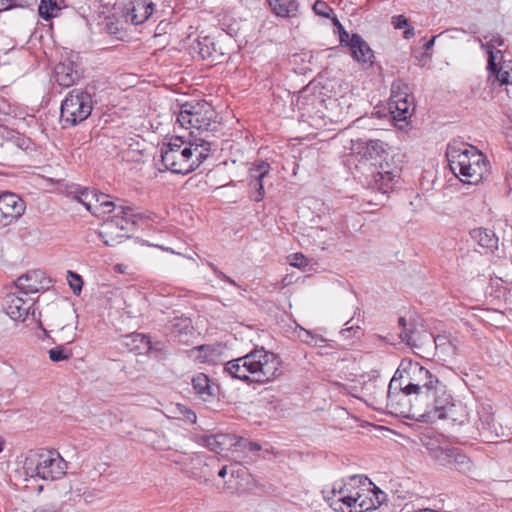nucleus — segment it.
I'll return each mask as SVG.
<instances>
[{
	"mask_svg": "<svg viewBox=\"0 0 512 512\" xmlns=\"http://www.w3.org/2000/svg\"><path fill=\"white\" fill-rule=\"evenodd\" d=\"M332 493L340 495L330 503V507L336 512H366L377 509L382 503L380 496L384 495L364 475H353L343 484L335 483Z\"/></svg>",
	"mask_w": 512,
	"mask_h": 512,
	"instance_id": "nucleus-1",
	"label": "nucleus"
},
{
	"mask_svg": "<svg viewBox=\"0 0 512 512\" xmlns=\"http://www.w3.org/2000/svg\"><path fill=\"white\" fill-rule=\"evenodd\" d=\"M280 365L276 354L261 347L228 361L224 365V372L241 381L264 384L280 375Z\"/></svg>",
	"mask_w": 512,
	"mask_h": 512,
	"instance_id": "nucleus-2",
	"label": "nucleus"
},
{
	"mask_svg": "<svg viewBox=\"0 0 512 512\" xmlns=\"http://www.w3.org/2000/svg\"><path fill=\"white\" fill-rule=\"evenodd\" d=\"M446 157L451 171L464 183L476 185L489 173L484 155L463 142L449 143Z\"/></svg>",
	"mask_w": 512,
	"mask_h": 512,
	"instance_id": "nucleus-3",
	"label": "nucleus"
},
{
	"mask_svg": "<svg viewBox=\"0 0 512 512\" xmlns=\"http://www.w3.org/2000/svg\"><path fill=\"white\" fill-rule=\"evenodd\" d=\"M176 123L181 128L197 132L199 135L208 133L216 128L217 114L210 103L205 100L187 101L175 112Z\"/></svg>",
	"mask_w": 512,
	"mask_h": 512,
	"instance_id": "nucleus-4",
	"label": "nucleus"
},
{
	"mask_svg": "<svg viewBox=\"0 0 512 512\" xmlns=\"http://www.w3.org/2000/svg\"><path fill=\"white\" fill-rule=\"evenodd\" d=\"M23 469L28 477L54 481L65 475L67 463L58 451L42 449L29 452Z\"/></svg>",
	"mask_w": 512,
	"mask_h": 512,
	"instance_id": "nucleus-5",
	"label": "nucleus"
},
{
	"mask_svg": "<svg viewBox=\"0 0 512 512\" xmlns=\"http://www.w3.org/2000/svg\"><path fill=\"white\" fill-rule=\"evenodd\" d=\"M399 379H404L406 394H410L409 404L419 402L421 395L428 392L438 384L439 379L420 363L411 359H403L396 370Z\"/></svg>",
	"mask_w": 512,
	"mask_h": 512,
	"instance_id": "nucleus-6",
	"label": "nucleus"
},
{
	"mask_svg": "<svg viewBox=\"0 0 512 512\" xmlns=\"http://www.w3.org/2000/svg\"><path fill=\"white\" fill-rule=\"evenodd\" d=\"M115 215L107 219L98 232L99 238L107 246H114L121 239L128 237L133 231L138 220L142 219V215L135 212L134 207L129 205H118L115 208Z\"/></svg>",
	"mask_w": 512,
	"mask_h": 512,
	"instance_id": "nucleus-7",
	"label": "nucleus"
},
{
	"mask_svg": "<svg viewBox=\"0 0 512 512\" xmlns=\"http://www.w3.org/2000/svg\"><path fill=\"white\" fill-rule=\"evenodd\" d=\"M452 400L446 385L440 381L434 384L429 392L422 394L419 402L412 404L413 410L410 417L433 423L440 420V414L446 411Z\"/></svg>",
	"mask_w": 512,
	"mask_h": 512,
	"instance_id": "nucleus-8",
	"label": "nucleus"
},
{
	"mask_svg": "<svg viewBox=\"0 0 512 512\" xmlns=\"http://www.w3.org/2000/svg\"><path fill=\"white\" fill-rule=\"evenodd\" d=\"M93 89L94 87L89 86L85 89L76 88L67 94L61 104L60 111V120L63 127L75 126L91 115Z\"/></svg>",
	"mask_w": 512,
	"mask_h": 512,
	"instance_id": "nucleus-9",
	"label": "nucleus"
},
{
	"mask_svg": "<svg viewBox=\"0 0 512 512\" xmlns=\"http://www.w3.org/2000/svg\"><path fill=\"white\" fill-rule=\"evenodd\" d=\"M160 157L165 169L172 173L185 175L195 170L192 147L181 137L163 143L160 147Z\"/></svg>",
	"mask_w": 512,
	"mask_h": 512,
	"instance_id": "nucleus-10",
	"label": "nucleus"
},
{
	"mask_svg": "<svg viewBox=\"0 0 512 512\" xmlns=\"http://www.w3.org/2000/svg\"><path fill=\"white\" fill-rule=\"evenodd\" d=\"M74 199L98 218L114 212L119 205L111 201L109 195L88 188L75 192Z\"/></svg>",
	"mask_w": 512,
	"mask_h": 512,
	"instance_id": "nucleus-11",
	"label": "nucleus"
},
{
	"mask_svg": "<svg viewBox=\"0 0 512 512\" xmlns=\"http://www.w3.org/2000/svg\"><path fill=\"white\" fill-rule=\"evenodd\" d=\"M25 202L15 193H0V228L18 220L25 212Z\"/></svg>",
	"mask_w": 512,
	"mask_h": 512,
	"instance_id": "nucleus-12",
	"label": "nucleus"
},
{
	"mask_svg": "<svg viewBox=\"0 0 512 512\" xmlns=\"http://www.w3.org/2000/svg\"><path fill=\"white\" fill-rule=\"evenodd\" d=\"M410 398V394H406L404 379H399V375L395 373L388 386L387 405L399 414L410 417L413 410L411 405H407Z\"/></svg>",
	"mask_w": 512,
	"mask_h": 512,
	"instance_id": "nucleus-13",
	"label": "nucleus"
},
{
	"mask_svg": "<svg viewBox=\"0 0 512 512\" xmlns=\"http://www.w3.org/2000/svg\"><path fill=\"white\" fill-rule=\"evenodd\" d=\"M412 104L409 94V86L402 80L394 81L391 87V98L389 108L394 113L397 112L396 117L405 120L410 114V106Z\"/></svg>",
	"mask_w": 512,
	"mask_h": 512,
	"instance_id": "nucleus-14",
	"label": "nucleus"
},
{
	"mask_svg": "<svg viewBox=\"0 0 512 512\" xmlns=\"http://www.w3.org/2000/svg\"><path fill=\"white\" fill-rule=\"evenodd\" d=\"M51 283L52 280L46 276L45 272L37 269L21 275L16 280L15 285L19 294L29 295L49 289Z\"/></svg>",
	"mask_w": 512,
	"mask_h": 512,
	"instance_id": "nucleus-15",
	"label": "nucleus"
},
{
	"mask_svg": "<svg viewBox=\"0 0 512 512\" xmlns=\"http://www.w3.org/2000/svg\"><path fill=\"white\" fill-rule=\"evenodd\" d=\"M477 414L476 429L484 441L491 442L502 434V426L495 421L490 405L480 407Z\"/></svg>",
	"mask_w": 512,
	"mask_h": 512,
	"instance_id": "nucleus-16",
	"label": "nucleus"
},
{
	"mask_svg": "<svg viewBox=\"0 0 512 512\" xmlns=\"http://www.w3.org/2000/svg\"><path fill=\"white\" fill-rule=\"evenodd\" d=\"M154 8L152 0H126L123 13L127 22L140 25L149 19Z\"/></svg>",
	"mask_w": 512,
	"mask_h": 512,
	"instance_id": "nucleus-17",
	"label": "nucleus"
},
{
	"mask_svg": "<svg viewBox=\"0 0 512 512\" xmlns=\"http://www.w3.org/2000/svg\"><path fill=\"white\" fill-rule=\"evenodd\" d=\"M372 177L373 179L370 182L371 188L382 194H387L393 189L399 174L397 170L389 169L388 164L385 166L380 164L379 169L372 174Z\"/></svg>",
	"mask_w": 512,
	"mask_h": 512,
	"instance_id": "nucleus-18",
	"label": "nucleus"
},
{
	"mask_svg": "<svg viewBox=\"0 0 512 512\" xmlns=\"http://www.w3.org/2000/svg\"><path fill=\"white\" fill-rule=\"evenodd\" d=\"M352 150L355 154L361 156L362 159L368 161L381 160L386 154L385 145L380 140H358L353 145Z\"/></svg>",
	"mask_w": 512,
	"mask_h": 512,
	"instance_id": "nucleus-19",
	"label": "nucleus"
},
{
	"mask_svg": "<svg viewBox=\"0 0 512 512\" xmlns=\"http://www.w3.org/2000/svg\"><path fill=\"white\" fill-rule=\"evenodd\" d=\"M5 303L6 314L15 321H24L33 305L32 300L23 299L16 293L7 294Z\"/></svg>",
	"mask_w": 512,
	"mask_h": 512,
	"instance_id": "nucleus-20",
	"label": "nucleus"
},
{
	"mask_svg": "<svg viewBox=\"0 0 512 512\" xmlns=\"http://www.w3.org/2000/svg\"><path fill=\"white\" fill-rule=\"evenodd\" d=\"M205 137L194 135L190 132L188 146L192 147V161L194 162L195 170L209 157L211 152V142Z\"/></svg>",
	"mask_w": 512,
	"mask_h": 512,
	"instance_id": "nucleus-21",
	"label": "nucleus"
},
{
	"mask_svg": "<svg viewBox=\"0 0 512 512\" xmlns=\"http://www.w3.org/2000/svg\"><path fill=\"white\" fill-rule=\"evenodd\" d=\"M270 164L266 161H259L252 168H250V187L255 188L256 192L252 196V199L256 202H260L264 198V186L263 179L270 171Z\"/></svg>",
	"mask_w": 512,
	"mask_h": 512,
	"instance_id": "nucleus-22",
	"label": "nucleus"
},
{
	"mask_svg": "<svg viewBox=\"0 0 512 512\" xmlns=\"http://www.w3.org/2000/svg\"><path fill=\"white\" fill-rule=\"evenodd\" d=\"M488 81L492 85H512V62L495 61V66L490 69L487 63Z\"/></svg>",
	"mask_w": 512,
	"mask_h": 512,
	"instance_id": "nucleus-23",
	"label": "nucleus"
},
{
	"mask_svg": "<svg viewBox=\"0 0 512 512\" xmlns=\"http://www.w3.org/2000/svg\"><path fill=\"white\" fill-rule=\"evenodd\" d=\"M351 55L355 61L362 65L371 66L374 63V52L368 43L358 34H352Z\"/></svg>",
	"mask_w": 512,
	"mask_h": 512,
	"instance_id": "nucleus-24",
	"label": "nucleus"
},
{
	"mask_svg": "<svg viewBox=\"0 0 512 512\" xmlns=\"http://www.w3.org/2000/svg\"><path fill=\"white\" fill-rule=\"evenodd\" d=\"M469 234L472 240L485 250L486 254L494 253L498 249L499 239L493 230L479 227L472 229Z\"/></svg>",
	"mask_w": 512,
	"mask_h": 512,
	"instance_id": "nucleus-25",
	"label": "nucleus"
},
{
	"mask_svg": "<svg viewBox=\"0 0 512 512\" xmlns=\"http://www.w3.org/2000/svg\"><path fill=\"white\" fill-rule=\"evenodd\" d=\"M484 40L486 42L478 39L480 48L486 52L488 56L487 63H489L490 69H492L495 66L498 55H500L501 59L503 58L502 51L496 48L504 45V38L498 33H493L485 35Z\"/></svg>",
	"mask_w": 512,
	"mask_h": 512,
	"instance_id": "nucleus-26",
	"label": "nucleus"
},
{
	"mask_svg": "<svg viewBox=\"0 0 512 512\" xmlns=\"http://www.w3.org/2000/svg\"><path fill=\"white\" fill-rule=\"evenodd\" d=\"M80 73L73 62L59 63L55 67V80L62 87H70L80 79Z\"/></svg>",
	"mask_w": 512,
	"mask_h": 512,
	"instance_id": "nucleus-27",
	"label": "nucleus"
},
{
	"mask_svg": "<svg viewBox=\"0 0 512 512\" xmlns=\"http://www.w3.org/2000/svg\"><path fill=\"white\" fill-rule=\"evenodd\" d=\"M235 443V435L233 434L220 433L203 438L204 446L216 453H221L232 448Z\"/></svg>",
	"mask_w": 512,
	"mask_h": 512,
	"instance_id": "nucleus-28",
	"label": "nucleus"
},
{
	"mask_svg": "<svg viewBox=\"0 0 512 512\" xmlns=\"http://www.w3.org/2000/svg\"><path fill=\"white\" fill-rule=\"evenodd\" d=\"M450 468L470 477L476 476V469L472 460L457 448L454 450Z\"/></svg>",
	"mask_w": 512,
	"mask_h": 512,
	"instance_id": "nucleus-29",
	"label": "nucleus"
},
{
	"mask_svg": "<svg viewBox=\"0 0 512 512\" xmlns=\"http://www.w3.org/2000/svg\"><path fill=\"white\" fill-rule=\"evenodd\" d=\"M273 13L278 17H293L298 11L296 0H268Z\"/></svg>",
	"mask_w": 512,
	"mask_h": 512,
	"instance_id": "nucleus-30",
	"label": "nucleus"
},
{
	"mask_svg": "<svg viewBox=\"0 0 512 512\" xmlns=\"http://www.w3.org/2000/svg\"><path fill=\"white\" fill-rule=\"evenodd\" d=\"M192 386L195 392L203 399L207 400L213 396V388L210 385V379L204 373H198L192 378Z\"/></svg>",
	"mask_w": 512,
	"mask_h": 512,
	"instance_id": "nucleus-31",
	"label": "nucleus"
},
{
	"mask_svg": "<svg viewBox=\"0 0 512 512\" xmlns=\"http://www.w3.org/2000/svg\"><path fill=\"white\" fill-rule=\"evenodd\" d=\"M467 415L468 413L465 406L460 402L455 403L452 400L446 411L443 412V414H440V419H447L453 423L461 424L466 420Z\"/></svg>",
	"mask_w": 512,
	"mask_h": 512,
	"instance_id": "nucleus-32",
	"label": "nucleus"
},
{
	"mask_svg": "<svg viewBox=\"0 0 512 512\" xmlns=\"http://www.w3.org/2000/svg\"><path fill=\"white\" fill-rule=\"evenodd\" d=\"M194 51H196L202 59L213 58L217 52L216 45L212 38L205 36L197 39L193 45Z\"/></svg>",
	"mask_w": 512,
	"mask_h": 512,
	"instance_id": "nucleus-33",
	"label": "nucleus"
},
{
	"mask_svg": "<svg viewBox=\"0 0 512 512\" xmlns=\"http://www.w3.org/2000/svg\"><path fill=\"white\" fill-rule=\"evenodd\" d=\"M60 10L56 0H41L38 7L39 15L45 20L57 17Z\"/></svg>",
	"mask_w": 512,
	"mask_h": 512,
	"instance_id": "nucleus-34",
	"label": "nucleus"
},
{
	"mask_svg": "<svg viewBox=\"0 0 512 512\" xmlns=\"http://www.w3.org/2000/svg\"><path fill=\"white\" fill-rule=\"evenodd\" d=\"M455 448L437 447L431 450L432 458L440 465L450 467Z\"/></svg>",
	"mask_w": 512,
	"mask_h": 512,
	"instance_id": "nucleus-35",
	"label": "nucleus"
},
{
	"mask_svg": "<svg viewBox=\"0 0 512 512\" xmlns=\"http://www.w3.org/2000/svg\"><path fill=\"white\" fill-rule=\"evenodd\" d=\"M459 33H465V31L463 29L453 28V29L445 30V31L441 32L440 34L433 36L429 41H427L424 44V49L426 50V52L422 54V59L430 60L432 58V55L430 53H428V51L434 46L437 38L442 37L444 35H448L451 38H454L455 36L453 34H459Z\"/></svg>",
	"mask_w": 512,
	"mask_h": 512,
	"instance_id": "nucleus-36",
	"label": "nucleus"
},
{
	"mask_svg": "<svg viewBox=\"0 0 512 512\" xmlns=\"http://www.w3.org/2000/svg\"><path fill=\"white\" fill-rule=\"evenodd\" d=\"M49 359L52 362H60L69 360L73 353L71 349L65 348L63 345H58L48 351Z\"/></svg>",
	"mask_w": 512,
	"mask_h": 512,
	"instance_id": "nucleus-37",
	"label": "nucleus"
},
{
	"mask_svg": "<svg viewBox=\"0 0 512 512\" xmlns=\"http://www.w3.org/2000/svg\"><path fill=\"white\" fill-rule=\"evenodd\" d=\"M235 442L236 443L233 447H235L236 450H248L250 452H257L261 450L260 444L248 441L247 439H244L242 437H237L236 435Z\"/></svg>",
	"mask_w": 512,
	"mask_h": 512,
	"instance_id": "nucleus-38",
	"label": "nucleus"
},
{
	"mask_svg": "<svg viewBox=\"0 0 512 512\" xmlns=\"http://www.w3.org/2000/svg\"><path fill=\"white\" fill-rule=\"evenodd\" d=\"M67 279L69 286L73 290L74 294L79 295L83 286V280L81 276L72 271H68Z\"/></svg>",
	"mask_w": 512,
	"mask_h": 512,
	"instance_id": "nucleus-39",
	"label": "nucleus"
},
{
	"mask_svg": "<svg viewBox=\"0 0 512 512\" xmlns=\"http://www.w3.org/2000/svg\"><path fill=\"white\" fill-rule=\"evenodd\" d=\"M335 26L339 29L340 44L351 48L352 35H350L341 25L337 18L333 19Z\"/></svg>",
	"mask_w": 512,
	"mask_h": 512,
	"instance_id": "nucleus-40",
	"label": "nucleus"
},
{
	"mask_svg": "<svg viewBox=\"0 0 512 512\" xmlns=\"http://www.w3.org/2000/svg\"><path fill=\"white\" fill-rule=\"evenodd\" d=\"M313 9L316 14L321 15L325 18H330L331 14L333 13V10L329 5L324 1H316Z\"/></svg>",
	"mask_w": 512,
	"mask_h": 512,
	"instance_id": "nucleus-41",
	"label": "nucleus"
},
{
	"mask_svg": "<svg viewBox=\"0 0 512 512\" xmlns=\"http://www.w3.org/2000/svg\"><path fill=\"white\" fill-rule=\"evenodd\" d=\"M196 349L199 351V355L197 358L201 362H210L212 360L211 355L213 353V349L210 346L201 345V346L197 347Z\"/></svg>",
	"mask_w": 512,
	"mask_h": 512,
	"instance_id": "nucleus-42",
	"label": "nucleus"
},
{
	"mask_svg": "<svg viewBox=\"0 0 512 512\" xmlns=\"http://www.w3.org/2000/svg\"><path fill=\"white\" fill-rule=\"evenodd\" d=\"M290 265L301 268L308 265V260L302 253H294L290 256Z\"/></svg>",
	"mask_w": 512,
	"mask_h": 512,
	"instance_id": "nucleus-43",
	"label": "nucleus"
},
{
	"mask_svg": "<svg viewBox=\"0 0 512 512\" xmlns=\"http://www.w3.org/2000/svg\"><path fill=\"white\" fill-rule=\"evenodd\" d=\"M296 332L301 342L310 345L314 336V334L311 331L299 327V330H297Z\"/></svg>",
	"mask_w": 512,
	"mask_h": 512,
	"instance_id": "nucleus-44",
	"label": "nucleus"
},
{
	"mask_svg": "<svg viewBox=\"0 0 512 512\" xmlns=\"http://www.w3.org/2000/svg\"><path fill=\"white\" fill-rule=\"evenodd\" d=\"M392 24L395 29H404L408 27V19L403 15L394 16L392 18Z\"/></svg>",
	"mask_w": 512,
	"mask_h": 512,
	"instance_id": "nucleus-45",
	"label": "nucleus"
},
{
	"mask_svg": "<svg viewBox=\"0 0 512 512\" xmlns=\"http://www.w3.org/2000/svg\"><path fill=\"white\" fill-rule=\"evenodd\" d=\"M129 338H131L133 342L139 341L147 349H150V340L147 336H145L143 334H134V335L130 336Z\"/></svg>",
	"mask_w": 512,
	"mask_h": 512,
	"instance_id": "nucleus-46",
	"label": "nucleus"
},
{
	"mask_svg": "<svg viewBox=\"0 0 512 512\" xmlns=\"http://www.w3.org/2000/svg\"><path fill=\"white\" fill-rule=\"evenodd\" d=\"M245 470H246L245 467H242L239 463H235V464L231 465L230 474L233 477L234 476L239 477L240 474L244 473Z\"/></svg>",
	"mask_w": 512,
	"mask_h": 512,
	"instance_id": "nucleus-47",
	"label": "nucleus"
},
{
	"mask_svg": "<svg viewBox=\"0 0 512 512\" xmlns=\"http://www.w3.org/2000/svg\"><path fill=\"white\" fill-rule=\"evenodd\" d=\"M16 6L15 0H0V12Z\"/></svg>",
	"mask_w": 512,
	"mask_h": 512,
	"instance_id": "nucleus-48",
	"label": "nucleus"
},
{
	"mask_svg": "<svg viewBox=\"0 0 512 512\" xmlns=\"http://www.w3.org/2000/svg\"><path fill=\"white\" fill-rule=\"evenodd\" d=\"M325 342L326 340L322 336L314 334L310 345L314 347H323Z\"/></svg>",
	"mask_w": 512,
	"mask_h": 512,
	"instance_id": "nucleus-49",
	"label": "nucleus"
},
{
	"mask_svg": "<svg viewBox=\"0 0 512 512\" xmlns=\"http://www.w3.org/2000/svg\"><path fill=\"white\" fill-rule=\"evenodd\" d=\"M434 344L436 347H442L444 345H446V337L445 336H442V335H438L434 338Z\"/></svg>",
	"mask_w": 512,
	"mask_h": 512,
	"instance_id": "nucleus-50",
	"label": "nucleus"
},
{
	"mask_svg": "<svg viewBox=\"0 0 512 512\" xmlns=\"http://www.w3.org/2000/svg\"><path fill=\"white\" fill-rule=\"evenodd\" d=\"M217 277L233 286H237V283L232 278H230L225 273H223L222 271L219 273V275Z\"/></svg>",
	"mask_w": 512,
	"mask_h": 512,
	"instance_id": "nucleus-51",
	"label": "nucleus"
},
{
	"mask_svg": "<svg viewBox=\"0 0 512 512\" xmlns=\"http://www.w3.org/2000/svg\"><path fill=\"white\" fill-rule=\"evenodd\" d=\"M358 329H359V327H358V326H357V327H354V326L347 327V328H345V329H342V330H341V334H342L343 336H345V337H349V336H350V333H351L352 331H356V330H358Z\"/></svg>",
	"mask_w": 512,
	"mask_h": 512,
	"instance_id": "nucleus-52",
	"label": "nucleus"
},
{
	"mask_svg": "<svg viewBox=\"0 0 512 512\" xmlns=\"http://www.w3.org/2000/svg\"><path fill=\"white\" fill-rule=\"evenodd\" d=\"M207 265L210 267V269L213 271V273H214L216 276H218V275H219V273L221 272V270H219V269H218V267H217L215 264H213V263H211V262H208V263H207Z\"/></svg>",
	"mask_w": 512,
	"mask_h": 512,
	"instance_id": "nucleus-53",
	"label": "nucleus"
},
{
	"mask_svg": "<svg viewBox=\"0 0 512 512\" xmlns=\"http://www.w3.org/2000/svg\"><path fill=\"white\" fill-rule=\"evenodd\" d=\"M414 35V31H413V28H407L405 31H404V38L406 39H409L410 37H412Z\"/></svg>",
	"mask_w": 512,
	"mask_h": 512,
	"instance_id": "nucleus-54",
	"label": "nucleus"
},
{
	"mask_svg": "<svg viewBox=\"0 0 512 512\" xmlns=\"http://www.w3.org/2000/svg\"><path fill=\"white\" fill-rule=\"evenodd\" d=\"M228 473V470H227V466H223L219 471H218V476L221 477V478H224Z\"/></svg>",
	"mask_w": 512,
	"mask_h": 512,
	"instance_id": "nucleus-55",
	"label": "nucleus"
},
{
	"mask_svg": "<svg viewBox=\"0 0 512 512\" xmlns=\"http://www.w3.org/2000/svg\"><path fill=\"white\" fill-rule=\"evenodd\" d=\"M401 336H402L403 340H406L407 343L410 344V342L412 340L411 335H409L407 332H402Z\"/></svg>",
	"mask_w": 512,
	"mask_h": 512,
	"instance_id": "nucleus-56",
	"label": "nucleus"
},
{
	"mask_svg": "<svg viewBox=\"0 0 512 512\" xmlns=\"http://www.w3.org/2000/svg\"><path fill=\"white\" fill-rule=\"evenodd\" d=\"M35 512H58V510L51 508H39Z\"/></svg>",
	"mask_w": 512,
	"mask_h": 512,
	"instance_id": "nucleus-57",
	"label": "nucleus"
},
{
	"mask_svg": "<svg viewBox=\"0 0 512 512\" xmlns=\"http://www.w3.org/2000/svg\"><path fill=\"white\" fill-rule=\"evenodd\" d=\"M26 143V140L25 139H20L18 138V142H17V145L21 148H23V146L25 145Z\"/></svg>",
	"mask_w": 512,
	"mask_h": 512,
	"instance_id": "nucleus-58",
	"label": "nucleus"
},
{
	"mask_svg": "<svg viewBox=\"0 0 512 512\" xmlns=\"http://www.w3.org/2000/svg\"><path fill=\"white\" fill-rule=\"evenodd\" d=\"M399 325H401V326H405L406 325L405 318H403V317L399 318Z\"/></svg>",
	"mask_w": 512,
	"mask_h": 512,
	"instance_id": "nucleus-59",
	"label": "nucleus"
},
{
	"mask_svg": "<svg viewBox=\"0 0 512 512\" xmlns=\"http://www.w3.org/2000/svg\"><path fill=\"white\" fill-rule=\"evenodd\" d=\"M3 450V441L0 439V452Z\"/></svg>",
	"mask_w": 512,
	"mask_h": 512,
	"instance_id": "nucleus-60",
	"label": "nucleus"
},
{
	"mask_svg": "<svg viewBox=\"0 0 512 512\" xmlns=\"http://www.w3.org/2000/svg\"><path fill=\"white\" fill-rule=\"evenodd\" d=\"M6 131V128L0 127V133L3 135V132Z\"/></svg>",
	"mask_w": 512,
	"mask_h": 512,
	"instance_id": "nucleus-61",
	"label": "nucleus"
},
{
	"mask_svg": "<svg viewBox=\"0 0 512 512\" xmlns=\"http://www.w3.org/2000/svg\"><path fill=\"white\" fill-rule=\"evenodd\" d=\"M219 460L215 457L211 458V462H218Z\"/></svg>",
	"mask_w": 512,
	"mask_h": 512,
	"instance_id": "nucleus-62",
	"label": "nucleus"
}]
</instances>
